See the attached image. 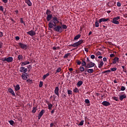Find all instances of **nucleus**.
<instances>
[{"instance_id":"52","label":"nucleus","mask_w":127,"mask_h":127,"mask_svg":"<svg viewBox=\"0 0 127 127\" xmlns=\"http://www.w3.org/2000/svg\"><path fill=\"white\" fill-rule=\"evenodd\" d=\"M121 2H117V6H121Z\"/></svg>"},{"instance_id":"21","label":"nucleus","mask_w":127,"mask_h":127,"mask_svg":"<svg viewBox=\"0 0 127 127\" xmlns=\"http://www.w3.org/2000/svg\"><path fill=\"white\" fill-rule=\"evenodd\" d=\"M21 77L23 80H26L27 79V75H26L25 73H22Z\"/></svg>"},{"instance_id":"19","label":"nucleus","mask_w":127,"mask_h":127,"mask_svg":"<svg viewBox=\"0 0 127 127\" xmlns=\"http://www.w3.org/2000/svg\"><path fill=\"white\" fill-rule=\"evenodd\" d=\"M25 2L29 6H31V5H32V3H31L30 0H25Z\"/></svg>"},{"instance_id":"37","label":"nucleus","mask_w":127,"mask_h":127,"mask_svg":"<svg viewBox=\"0 0 127 127\" xmlns=\"http://www.w3.org/2000/svg\"><path fill=\"white\" fill-rule=\"evenodd\" d=\"M60 72H61V67H59L56 70V73H60Z\"/></svg>"},{"instance_id":"38","label":"nucleus","mask_w":127,"mask_h":127,"mask_svg":"<svg viewBox=\"0 0 127 127\" xmlns=\"http://www.w3.org/2000/svg\"><path fill=\"white\" fill-rule=\"evenodd\" d=\"M9 123L11 126H13V124H14V122L12 120H10L9 121Z\"/></svg>"},{"instance_id":"18","label":"nucleus","mask_w":127,"mask_h":127,"mask_svg":"<svg viewBox=\"0 0 127 127\" xmlns=\"http://www.w3.org/2000/svg\"><path fill=\"white\" fill-rule=\"evenodd\" d=\"M52 14L51 15H47V21H50V20H51L52 18Z\"/></svg>"},{"instance_id":"61","label":"nucleus","mask_w":127,"mask_h":127,"mask_svg":"<svg viewBox=\"0 0 127 127\" xmlns=\"http://www.w3.org/2000/svg\"><path fill=\"white\" fill-rule=\"evenodd\" d=\"M107 13H111V10H107Z\"/></svg>"},{"instance_id":"17","label":"nucleus","mask_w":127,"mask_h":127,"mask_svg":"<svg viewBox=\"0 0 127 127\" xmlns=\"http://www.w3.org/2000/svg\"><path fill=\"white\" fill-rule=\"evenodd\" d=\"M119 60H120V58H119L118 57H116L113 60V64H116V63H117V62H119Z\"/></svg>"},{"instance_id":"57","label":"nucleus","mask_w":127,"mask_h":127,"mask_svg":"<svg viewBox=\"0 0 127 127\" xmlns=\"http://www.w3.org/2000/svg\"><path fill=\"white\" fill-rule=\"evenodd\" d=\"M15 39H16V40H19V37L16 36V37H15Z\"/></svg>"},{"instance_id":"53","label":"nucleus","mask_w":127,"mask_h":127,"mask_svg":"<svg viewBox=\"0 0 127 127\" xmlns=\"http://www.w3.org/2000/svg\"><path fill=\"white\" fill-rule=\"evenodd\" d=\"M82 62H80V61H78L77 63V65H81Z\"/></svg>"},{"instance_id":"50","label":"nucleus","mask_w":127,"mask_h":127,"mask_svg":"<svg viewBox=\"0 0 127 127\" xmlns=\"http://www.w3.org/2000/svg\"><path fill=\"white\" fill-rule=\"evenodd\" d=\"M84 50L86 52H88L89 51V49H88L87 48H85Z\"/></svg>"},{"instance_id":"16","label":"nucleus","mask_w":127,"mask_h":127,"mask_svg":"<svg viewBox=\"0 0 127 127\" xmlns=\"http://www.w3.org/2000/svg\"><path fill=\"white\" fill-rule=\"evenodd\" d=\"M28 64H30V63L28 61L22 62H21V66H25V65H28Z\"/></svg>"},{"instance_id":"43","label":"nucleus","mask_w":127,"mask_h":127,"mask_svg":"<svg viewBox=\"0 0 127 127\" xmlns=\"http://www.w3.org/2000/svg\"><path fill=\"white\" fill-rule=\"evenodd\" d=\"M67 94L68 95H72V91L70 90H68L67 91Z\"/></svg>"},{"instance_id":"1","label":"nucleus","mask_w":127,"mask_h":127,"mask_svg":"<svg viewBox=\"0 0 127 127\" xmlns=\"http://www.w3.org/2000/svg\"><path fill=\"white\" fill-rule=\"evenodd\" d=\"M57 23H59V19L55 16L53 17V21H51L48 24L49 28H53V26H56Z\"/></svg>"},{"instance_id":"2","label":"nucleus","mask_w":127,"mask_h":127,"mask_svg":"<svg viewBox=\"0 0 127 127\" xmlns=\"http://www.w3.org/2000/svg\"><path fill=\"white\" fill-rule=\"evenodd\" d=\"M119 19H121L120 16H117L116 17L113 18L111 22H112V23H114V24H120V22L118 21L119 20Z\"/></svg>"},{"instance_id":"58","label":"nucleus","mask_w":127,"mask_h":127,"mask_svg":"<svg viewBox=\"0 0 127 127\" xmlns=\"http://www.w3.org/2000/svg\"><path fill=\"white\" fill-rule=\"evenodd\" d=\"M27 82H28V83H31V80L30 79H27Z\"/></svg>"},{"instance_id":"46","label":"nucleus","mask_w":127,"mask_h":127,"mask_svg":"<svg viewBox=\"0 0 127 127\" xmlns=\"http://www.w3.org/2000/svg\"><path fill=\"white\" fill-rule=\"evenodd\" d=\"M111 71H117V68L116 67H113V68H111Z\"/></svg>"},{"instance_id":"54","label":"nucleus","mask_w":127,"mask_h":127,"mask_svg":"<svg viewBox=\"0 0 127 127\" xmlns=\"http://www.w3.org/2000/svg\"><path fill=\"white\" fill-rule=\"evenodd\" d=\"M3 2H4V3H6V2H7V0H1Z\"/></svg>"},{"instance_id":"55","label":"nucleus","mask_w":127,"mask_h":127,"mask_svg":"<svg viewBox=\"0 0 127 127\" xmlns=\"http://www.w3.org/2000/svg\"><path fill=\"white\" fill-rule=\"evenodd\" d=\"M53 126H54V124L53 123H51L50 124V127H53Z\"/></svg>"},{"instance_id":"10","label":"nucleus","mask_w":127,"mask_h":127,"mask_svg":"<svg viewBox=\"0 0 127 127\" xmlns=\"http://www.w3.org/2000/svg\"><path fill=\"white\" fill-rule=\"evenodd\" d=\"M27 34H29V35H30V36H34L36 34L35 32L33 30H31L27 32Z\"/></svg>"},{"instance_id":"30","label":"nucleus","mask_w":127,"mask_h":127,"mask_svg":"<svg viewBox=\"0 0 127 127\" xmlns=\"http://www.w3.org/2000/svg\"><path fill=\"white\" fill-rule=\"evenodd\" d=\"M18 58L19 61H21V60H22V59H23V56H22V55H19Z\"/></svg>"},{"instance_id":"49","label":"nucleus","mask_w":127,"mask_h":127,"mask_svg":"<svg viewBox=\"0 0 127 127\" xmlns=\"http://www.w3.org/2000/svg\"><path fill=\"white\" fill-rule=\"evenodd\" d=\"M90 58H91V59H95V55H92L90 56Z\"/></svg>"},{"instance_id":"7","label":"nucleus","mask_w":127,"mask_h":127,"mask_svg":"<svg viewBox=\"0 0 127 127\" xmlns=\"http://www.w3.org/2000/svg\"><path fill=\"white\" fill-rule=\"evenodd\" d=\"M19 46L21 48H22V49L26 50L27 49V45L22 44V43H19Z\"/></svg>"},{"instance_id":"64","label":"nucleus","mask_w":127,"mask_h":127,"mask_svg":"<svg viewBox=\"0 0 127 127\" xmlns=\"http://www.w3.org/2000/svg\"><path fill=\"white\" fill-rule=\"evenodd\" d=\"M51 114H54V110H52Z\"/></svg>"},{"instance_id":"26","label":"nucleus","mask_w":127,"mask_h":127,"mask_svg":"<svg viewBox=\"0 0 127 127\" xmlns=\"http://www.w3.org/2000/svg\"><path fill=\"white\" fill-rule=\"evenodd\" d=\"M15 90L16 91H18V90H19V89H20V87L19 86V85L17 84L15 87Z\"/></svg>"},{"instance_id":"34","label":"nucleus","mask_w":127,"mask_h":127,"mask_svg":"<svg viewBox=\"0 0 127 127\" xmlns=\"http://www.w3.org/2000/svg\"><path fill=\"white\" fill-rule=\"evenodd\" d=\"M32 113L34 114L35 113H36V107H33V110L32 111Z\"/></svg>"},{"instance_id":"4","label":"nucleus","mask_w":127,"mask_h":127,"mask_svg":"<svg viewBox=\"0 0 127 127\" xmlns=\"http://www.w3.org/2000/svg\"><path fill=\"white\" fill-rule=\"evenodd\" d=\"M2 61L4 62V61H6V62H12L13 61V58L11 57H8V58H3L1 59Z\"/></svg>"},{"instance_id":"40","label":"nucleus","mask_w":127,"mask_h":127,"mask_svg":"<svg viewBox=\"0 0 127 127\" xmlns=\"http://www.w3.org/2000/svg\"><path fill=\"white\" fill-rule=\"evenodd\" d=\"M83 125H84V120L80 121V123L79 124V126H83Z\"/></svg>"},{"instance_id":"63","label":"nucleus","mask_w":127,"mask_h":127,"mask_svg":"<svg viewBox=\"0 0 127 127\" xmlns=\"http://www.w3.org/2000/svg\"><path fill=\"white\" fill-rule=\"evenodd\" d=\"M15 12L16 14H17V13H18V10H15Z\"/></svg>"},{"instance_id":"13","label":"nucleus","mask_w":127,"mask_h":127,"mask_svg":"<svg viewBox=\"0 0 127 127\" xmlns=\"http://www.w3.org/2000/svg\"><path fill=\"white\" fill-rule=\"evenodd\" d=\"M102 105L105 106V107H108V106H110L111 105V103L108 101H103L102 103Z\"/></svg>"},{"instance_id":"48","label":"nucleus","mask_w":127,"mask_h":127,"mask_svg":"<svg viewBox=\"0 0 127 127\" xmlns=\"http://www.w3.org/2000/svg\"><path fill=\"white\" fill-rule=\"evenodd\" d=\"M0 10L3 11V7L2 6H0Z\"/></svg>"},{"instance_id":"62","label":"nucleus","mask_w":127,"mask_h":127,"mask_svg":"<svg viewBox=\"0 0 127 127\" xmlns=\"http://www.w3.org/2000/svg\"><path fill=\"white\" fill-rule=\"evenodd\" d=\"M28 68L31 69V68H32L31 66L30 65H29L28 66H27Z\"/></svg>"},{"instance_id":"33","label":"nucleus","mask_w":127,"mask_h":127,"mask_svg":"<svg viewBox=\"0 0 127 127\" xmlns=\"http://www.w3.org/2000/svg\"><path fill=\"white\" fill-rule=\"evenodd\" d=\"M20 22L25 25V22L23 21V19L22 18H20Z\"/></svg>"},{"instance_id":"11","label":"nucleus","mask_w":127,"mask_h":127,"mask_svg":"<svg viewBox=\"0 0 127 127\" xmlns=\"http://www.w3.org/2000/svg\"><path fill=\"white\" fill-rule=\"evenodd\" d=\"M45 111L44 110H42L39 114L38 118V120H40L41 119V117L43 116V114H44V112Z\"/></svg>"},{"instance_id":"47","label":"nucleus","mask_w":127,"mask_h":127,"mask_svg":"<svg viewBox=\"0 0 127 127\" xmlns=\"http://www.w3.org/2000/svg\"><path fill=\"white\" fill-rule=\"evenodd\" d=\"M68 56H69V54H66L64 55V58H67V57H68Z\"/></svg>"},{"instance_id":"56","label":"nucleus","mask_w":127,"mask_h":127,"mask_svg":"<svg viewBox=\"0 0 127 127\" xmlns=\"http://www.w3.org/2000/svg\"><path fill=\"white\" fill-rule=\"evenodd\" d=\"M114 56H115V55L114 54H111L110 55V57H111V58L114 57Z\"/></svg>"},{"instance_id":"23","label":"nucleus","mask_w":127,"mask_h":127,"mask_svg":"<svg viewBox=\"0 0 127 127\" xmlns=\"http://www.w3.org/2000/svg\"><path fill=\"white\" fill-rule=\"evenodd\" d=\"M87 72L89 73L90 74H92V73H94V69L93 68L88 69L87 70Z\"/></svg>"},{"instance_id":"12","label":"nucleus","mask_w":127,"mask_h":127,"mask_svg":"<svg viewBox=\"0 0 127 127\" xmlns=\"http://www.w3.org/2000/svg\"><path fill=\"white\" fill-rule=\"evenodd\" d=\"M54 92L55 94L57 95V96L59 97V87L58 86L55 87Z\"/></svg>"},{"instance_id":"44","label":"nucleus","mask_w":127,"mask_h":127,"mask_svg":"<svg viewBox=\"0 0 127 127\" xmlns=\"http://www.w3.org/2000/svg\"><path fill=\"white\" fill-rule=\"evenodd\" d=\"M53 50H56L57 49H59V47H53Z\"/></svg>"},{"instance_id":"32","label":"nucleus","mask_w":127,"mask_h":127,"mask_svg":"<svg viewBox=\"0 0 127 127\" xmlns=\"http://www.w3.org/2000/svg\"><path fill=\"white\" fill-rule=\"evenodd\" d=\"M51 11H50V10L47 9L46 11V14L47 15H51Z\"/></svg>"},{"instance_id":"14","label":"nucleus","mask_w":127,"mask_h":127,"mask_svg":"<svg viewBox=\"0 0 127 127\" xmlns=\"http://www.w3.org/2000/svg\"><path fill=\"white\" fill-rule=\"evenodd\" d=\"M8 92L9 93H10L12 96H15V93H14V91H13V90L11 88H8Z\"/></svg>"},{"instance_id":"3","label":"nucleus","mask_w":127,"mask_h":127,"mask_svg":"<svg viewBox=\"0 0 127 127\" xmlns=\"http://www.w3.org/2000/svg\"><path fill=\"white\" fill-rule=\"evenodd\" d=\"M83 43V40H80L77 42L74 43L73 44L70 45V46H72V47H78L79 45H81Z\"/></svg>"},{"instance_id":"6","label":"nucleus","mask_w":127,"mask_h":127,"mask_svg":"<svg viewBox=\"0 0 127 127\" xmlns=\"http://www.w3.org/2000/svg\"><path fill=\"white\" fill-rule=\"evenodd\" d=\"M19 71L21 73H23L24 74H25V75H27V74L26 73V72H27V68H25V67L23 66L20 68Z\"/></svg>"},{"instance_id":"24","label":"nucleus","mask_w":127,"mask_h":127,"mask_svg":"<svg viewBox=\"0 0 127 127\" xmlns=\"http://www.w3.org/2000/svg\"><path fill=\"white\" fill-rule=\"evenodd\" d=\"M48 76H49V73H47L46 74L44 75L43 76V80H45V79H46V78H47Z\"/></svg>"},{"instance_id":"45","label":"nucleus","mask_w":127,"mask_h":127,"mask_svg":"<svg viewBox=\"0 0 127 127\" xmlns=\"http://www.w3.org/2000/svg\"><path fill=\"white\" fill-rule=\"evenodd\" d=\"M121 90V91H125V90H126V87L125 86H122Z\"/></svg>"},{"instance_id":"22","label":"nucleus","mask_w":127,"mask_h":127,"mask_svg":"<svg viewBox=\"0 0 127 127\" xmlns=\"http://www.w3.org/2000/svg\"><path fill=\"white\" fill-rule=\"evenodd\" d=\"M104 65V62L102 61L98 64V68H102Z\"/></svg>"},{"instance_id":"8","label":"nucleus","mask_w":127,"mask_h":127,"mask_svg":"<svg viewBox=\"0 0 127 127\" xmlns=\"http://www.w3.org/2000/svg\"><path fill=\"white\" fill-rule=\"evenodd\" d=\"M110 19L109 18H102L99 19V23H102V22H105L106 21H108V20H109Z\"/></svg>"},{"instance_id":"41","label":"nucleus","mask_w":127,"mask_h":127,"mask_svg":"<svg viewBox=\"0 0 127 127\" xmlns=\"http://www.w3.org/2000/svg\"><path fill=\"white\" fill-rule=\"evenodd\" d=\"M39 86L40 88H41V87H42L43 86V82L40 81Z\"/></svg>"},{"instance_id":"39","label":"nucleus","mask_w":127,"mask_h":127,"mask_svg":"<svg viewBox=\"0 0 127 127\" xmlns=\"http://www.w3.org/2000/svg\"><path fill=\"white\" fill-rule=\"evenodd\" d=\"M82 66H86V62L85 61H82L81 63Z\"/></svg>"},{"instance_id":"31","label":"nucleus","mask_w":127,"mask_h":127,"mask_svg":"<svg viewBox=\"0 0 127 127\" xmlns=\"http://www.w3.org/2000/svg\"><path fill=\"white\" fill-rule=\"evenodd\" d=\"M79 70L81 72H84V71H85V68H84L83 66H80L79 67Z\"/></svg>"},{"instance_id":"20","label":"nucleus","mask_w":127,"mask_h":127,"mask_svg":"<svg viewBox=\"0 0 127 127\" xmlns=\"http://www.w3.org/2000/svg\"><path fill=\"white\" fill-rule=\"evenodd\" d=\"M47 104L48 105L49 110H51V109H52V107H53V105L50 104L49 102H47Z\"/></svg>"},{"instance_id":"27","label":"nucleus","mask_w":127,"mask_h":127,"mask_svg":"<svg viewBox=\"0 0 127 127\" xmlns=\"http://www.w3.org/2000/svg\"><path fill=\"white\" fill-rule=\"evenodd\" d=\"M81 85H83V81H79L77 83V86H79V87L81 86Z\"/></svg>"},{"instance_id":"15","label":"nucleus","mask_w":127,"mask_h":127,"mask_svg":"<svg viewBox=\"0 0 127 127\" xmlns=\"http://www.w3.org/2000/svg\"><path fill=\"white\" fill-rule=\"evenodd\" d=\"M126 98H127V95H126V94H122L119 97L120 101H123L124 99H126Z\"/></svg>"},{"instance_id":"29","label":"nucleus","mask_w":127,"mask_h":127,"mask_svg":"<svg viewBox=\"0 0 127 127\" xmlns=\"http://www.w3.org/2000/svg\"><path fill=\"white\" fill-rule=\"evenodd\" d=\"M73 92L74 93H79V89L77 87H75L73 89Z\"/></svg>"},{"instance_id":"60","label":"nucleus","mask_w":127,"mask_h":127,"mask_svg":"<svg viewBox=\"0 0 127 127\" xmlns=\"http://www.w3.org/2000/svg\"><path fill=\"white\" fill-rule=\"evenodd\" d=\"M103 61L106 62L107 61V58L105 57L103 58Z\"/></svg>"},{"instance_id":"5","label":"nucleus","mask_w":127,"mask_h":127,"mask_svg":"<svg viewBox=\"0 0 127 127\" xmlns=\"http://www.w3.org/2000/svg\"><path fill=\"white\" fill-rule=\"evenodd\" d=\"M54 30L55 31H57V32H60L61 33L62 31H63V30L62 29V27L60 26H57L56 27L54 28Z\"/></svg>"},{"instance_id":"9","label":"nucleus","mask_w":127,"mask_h":127,"mask_svg":"<svg viewBox=\"0 0 127 127\" xmlns=\"http://www.w3.org/2000/svg\"><path fill=\"white\" fill-rule=\"evenodd\" d=\"M95 66V63L93 62H89L88 64H87V68H92V67Z\"/></svg>"},{"instance_id":"35","label":"nucleus","mask_w":127,"mask_h":127,"mask_svg":"<svg viewBox=\"0 0 127 127\" xmlns=\"http://www.w3.org/2000/svg\"><path fill=\"white\" fill-rule=\"evenodd\" d=\"M62 28L63 29H67V26L66 25H62Z\"/></svg>"},{"instance_id":"25","label":"nucleus","mask_w":127,"mask_h":127,"mask_svg":"<svg viewBox=\"0 0 127 127\" xmlns=\"http://www.w3.org/2000/svg\"><path fill=\"white\" fill-rule=\"evenodd\" d=\"M100 23L98 21V20H96L95 22V27H99L100 26Z\"/></svg>"},{"instance_id":"51","label":"nucleus","mask_w":127,"mask_h":127,"mask_svg":"<svg viewBox=\"0 0 127 127\" xmlns=\"http://www.w3.org/2000/svg\"><path fill=\"white\" fill-rule=\"evenodd\" d=\"M113 98H114V100H115V101H118V97H114Z\"/></svg>"},{"instance_id":"28","label":"nucleus","mask_w":127,"mask_h":127,"mask_svg":"<svg viewBox=\"0 0 127 127\" xmlns=\"http://www.w3.org/2000/svg\"><path fill=\"white\" fill-rule=\"evenodd\" d=\"M81 37V35H77L74 38V40H77V39H79Z\"/></svg>"},{"instance_id":"36","label":"nucleus","mask_w":127,"mask_h":127,"mask_svg":"<svg viewBox=\"0 0 127 127\" xmlns=\"http://www.w3.org/2000/svg\"><path fill=\"white\" fill-rule=\"evenodd\" d=\"M111 70H105L102 73L103 74H105V73H111Z\"/></svg>"},{"instance_id":"59","label":"nucleus","mask_w":127,"mask_h":127,"mask_svg":"<svg viewBox=\"0 0 127 127\" xmlns=\"http://www.w3.org/2000/svg\"><path fill=\"white\" fill-rule=\"evenodd\" d=\"M2 36H3L2 32H0V37H2Z\"/></svg>"},{"instance_id":"42","label":"nucleus","mask_w":127,"mask_h":127,"mask_svg":"<svg viewBox=\"0 0 127 127\" xmlns=\"http://www.w3.org/2000/svg\"><path fill=\"white\" fill-rule=\"evenodd\" d=\"M85 104H90V100L89 99H85Z\"/></svg>"}]
</instances>
